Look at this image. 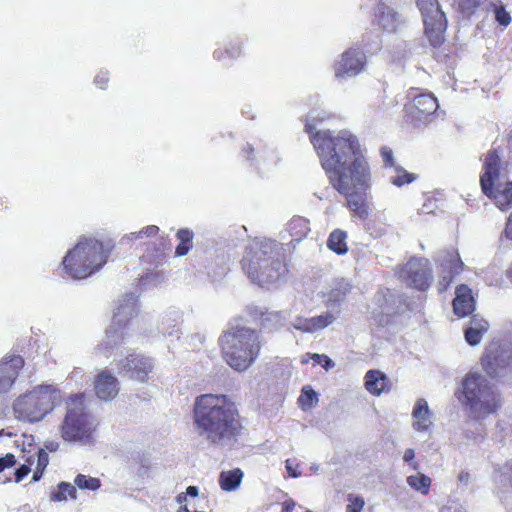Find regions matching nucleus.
<instances>
[{"instance_id": "f257e3e1", "label": "nucleus", "mask_w": 512, "mask_h": 512, "mask_svg": "<svg viewBox=\"0 0 512 512\" xmlns=\"http://www.w3.org/2000/svg\"><path fill=\"white\" fill-rule=\"evenodd\" d=\"M307 123L306 131L332 186L347 199V206L358 217L368 216L363 191L369 187L371 174L358 139L347 130H318Z\"/></svg>"}, {"instance_id": "f03ea898", "label": "nucleus", "mask_w": 512, "mask_h": 512, "mask_svg": "<svg viewBox=\"0 0 512 512\" xmlns=\"http://www.w3.org/2000/svg\"><path fill=\"white\" fill-rule=\"evenodd\" d=\"M194 424L199 436L219 446L229 445L241 429L238 413L224 395L204 394L197 397Z\"/></svg>"}, {"instance_id": "7ed1b4c3", "label": "nucleus", "mask_w": 512, "mask_h": 512, "mask_svg": "<svg viewBox=\"0 0 512 512\" xmlns=\"http://www.w3.org/2000/svg\"><path fill=\"white\" fill-rule=\"evenodd\" d=\"M224 361L236 371L247 370L260 352V342L255 330L232 327L220 337Z\"/></svg>"}, {"instance_id": "20e7f679", "label": "nucleus", "mask_w": 512, "mask_h": 512, "mask_svg": "<svg viewBox=\"0 0 512 512\" xmlns=\"http://www.w3.org/2000/svg\"><path fill=\"white\" fill-rule=\"evenodd\" d=\"M272 241L254 242L243 259V269L249 278L263 287L275 284L285 273L281 260L274 256Z\"/></svg>"}, {"instance_id": "39448f33", "label": "nucleus", "mask_w": 512, "mask_h": 512, "mask_svg": "<svg viewBox=\"0 0 512 512\" xmlns=\"http://www.w3.org/2000/svg\"><path fill=\"white\" fill-rule=\"evenodd\" d=\"M108 258L102 242L82 236L63 259L65 272L74 279H83L97 271Z\"/></svg>"}, {"instance_id": "423d86ee", "label": "nucleus", "mask_w": 512, "mask_h": 512, "mask_svg": "<svg viewBox=\"0 0 512 512\" xmlns=\"http://www.w3.org/2000/svg\"><path fill=\"white\" fill-rule=\"evenodd\" d=\"M463 394L469 415L475 420L485 419L496 413L500 407V396L481 374L470 373L465 377Z\"/></svg>"}, {"instance_id": "0eeeda50", "label": "nucleus", "mask_w": 512, "mask_h": 512, "mask_svg": "<svg viewBox=\"0 0 512 512\" xmlns=\"http://www.w3.org/2000/svg\"><path fill=\"white\" fill-rule=\"evenodd\" d=\"M61 401L60 391L52 385H39L20 395L13 403L18 419L28 422L42 420Z\"/></svg>"}, {"instance_id": "6e6552de", "label": "nucleus", "mask_w": 512, "mask_h": 512, "mask_svg": "<svg viewBox=\"0 0 512 512\" xmlns=\"http://www.w3.org/2000/svg\"><path fill=\"white\" fill-rule=\"evenodd\" d=\"M60 431L62 438L67 442H78L86 445L93 441L94 423L90 416L84 412L82 396L71 398Z\"/></svg>"}, {"instance_id": "1a4fd4ad", "label": "nucleus", "mask_w": 512, "mask_h": 512, "mask_svg": "<svg viewBox=\"0 0 512 512\" xmlns=\"http://www.w3.org/2000/svg\"><path fill=\"white\" fill-rule=\"evenodd\" d=\"M500 157L495 151H489L484 160V173L480 178L483 192L492 198L496 206L506 210L512 205V182L497 183Z\"/></svg>"}, {"instance_id": "9d476101", "label": "nucleus", "mask_w": 512, "mask_h": 512, "mask_svg": "<svg viewBox=\"0 0 512 512\" xmlns=\"http://www.w3.org/2000/svg\"><path fill=\"white\" fill-rule=\"evenodd\" d=\"M366 65L365 54L356 48L346 50L334 66L335 76L338 79L355 77L361 73Z\"/></svg>"}, {"instance_id": "9b49d317", "label": "nucleus", "mask_w": 512, "mask_h": 512, "mask_svg": "<svg viewBox=\"0 0 512 512\" xmlns=\"http://www.w3.org/2000/svg\"><path fill=\"white\" fill-rule=\"evenodd\" d=\"M400 278L407 285L419 290H425L429 286L431 274L426 260L411 259L400 271Z\"/></svg>"}, {"instance_id": "f8f14e48", "label": "nucleus", "mask_w": 512, "mask_h": 512, "mask_svg": "<svg viewBox=\"0 0 512 512\" xmlns=\"http://www.w3.org/2000/svg\"><path fill=\"white\" fill-rule=\"evenodd\" d=\"M23 366L24 360L18 355L6 356L0 361V397L12 389Z\"/></svg>"}, {"instance_id": "ddd939ff", "label": "nucleus", "mask_w": 512, "mask_h": 512, "mask_svg": "<svg viewBox=\"0 0 512 512\" xmlns=\"http://www.w3.org/2000/svg\"><path fill=\"white\" fill-rule=\"evenodd\" d=\"M438 108L437 99L430 93L415 96L412 102L406 105V111L412 121L424 122Z\"/></svg>"}, {"instance_id": "4468645a", "label": "nucleus", "mask_w": 512, "mask_h": 512, "mask_svg": "<svg viewBox=\"0 0 512 512\" xmlns=\"http://www.w3.org/2000/svg\"><path fill=\"white\" fill-rule=\"evenodd\" d=\"M464 263L457 252H446L441 260V272L438 280V290L445 291L453 282L455 276L463 270Z\"/></svg>"}, {"instance_id": "2eb2a0df", "label": "nucleus", "mask_w": 512, "mask_h": 512, "mask_svg": "<svg viewBox=\"0 0 512 512\" xmlns=\"http://www.w3.org/2000/svg\"><path fill=\"white\" fill-rule=\"evenodd\" d=\"M125 373L138 382H146L149 373L152 372L154 364L151 358L143 355L132 354L125 360L123 365Z\"/></svg>"}, {"instance_id": "dca6fc26", "label": "nucleus", "mask_w": 512, "mask_h": 512, "mask_svg": "<svg viewBox=\"0 0 512 512\" xmlns=\"http://www.w3.org/2000/svg\"><path fill=\"white\" fill-rule=\"evenodd\" d=\"M96 396L104 401L115 398L119 392L117 378L107 370L98 372L93 381Z\"/></svg>"}, {"instance_id": "f3484780", "label": "nucleus", "mask_w": 512, "mask_h": 512, "mask_svg": "<svg viewBox=\"0 0 512 512\" xmlns=\"http://www.w3.org/2000/svg\"><path fill=\"white\" fill-rule=\"evenodd\" d=\"M512 363V354L501 351L499 354H487L482 359V366L491 377H502L509 373Z\"/></svg>"}, {"instance_id": "a211bd4d", "label": "nucleus", "mask_w": 512, "mask_h": 512, "mask_svg": "<svg viewBox=\"0 0 512 512\" xmlns=\"http://www.w3.org/2000/svg\"><path fill=\"white\" fill-rule=\"evenodd\" d=\"M130 337L129 328L111 322L105 331V336L101 341V347L106 350L118 349L122 345L129 343Z\"/></svg>"}, {"instance_id": "6ab92c4d", "label": "nucleus", "mask_w": 512, "mask_h": 512, "mask_svg": "<svg viewBox=\"0 0 512 512\" xmlns=\"http://www.w3.org/2000/svg\"><path fill=\"white\" fill-rule=\"evenodd\" d=\"M475 309V299L472 290L465 284L456 287L455 298L453 300V310L459 317H464L472 313Z\"/></svg>"}, {"instance_id": "aec40b11", "label": "nucleus", "mask_w": 512, "mask_h": 512, "mask_svg": "<svg viewBox=\"0 0 512 512\" xmlns=\"http://www.w3.org/2000/svg\"><path fill=\"white\" fill-rule=\"evenodd\" d=\"M376 17L378 24L387 31H396L404 22L405 19L390 6L380 3L377 6Z\"/></svg>"}, {"instance_id": "412c9836", "label": "nucleus", "mask_w": 512, "mask_h": 512, "mask_svg": "<svg viewBox=\"0 0 512 512\" xmlns=\"http://www.w3.org/2000/svg\"><path fill=\"white\" fill-rule=\"evenodd\" d=\"M412 427L419 432L427 431L433 423V413L425 399H417L412 411Z\"/></svg>"}, {"instance_id": "4be33fe9", "label": "nucleus", "mask_w": 512, "mask_h": 512, "mask_svg": "<svg viewBox=\"0 0 512 512\" xmlns=\"http://www.w3.org/2000/svg\"><path fill=\"white\" fill-rule=\"evenodd\" d=\"M137 299L133 294L126 295L119 301L115 309L112 322L128 328L135 312H136Z\"/></svg>"}, {"instance_id": "5701e85b", "label": "nucleus", "mask_w": 512, "mask_h": 512, "mask_svg": "<svg viewBox=\"0 0 512 512\" xmlns=\"http://www.w3.org/2000/svg\"><path fill=\"white\" fill-rule=\"evenodd\" d=\"M290 314L284 311H272L267 309H256L255 317L258 318L260 324L270 330H275L282 327Z\"/></svg>"}, {"instance_id": "b1692460", "label": "nucleus", "mask_w": 512, "mask_h": 512, "mask_svg": "<svg viewBox=\"0 0 512 512\" xmlns=\"http://www.w3.org/2000/svg\"><path fill=\"white\" fill-rule=\"evenodd\" d=\"M425 34L433 46H437L444 41V32L447 26L446 17L441 18H425Z\"/></svg>"}, {"instance_id": "393cba45", "label": "nucleus", "mask_w": 512, "mask_h": 512, "mask_svg": "<svg viewBox=\"0 0 512 512\" xmlns=\"http://www.w3.org/2000/svg\"><path fill=\"white\" fill-rule=\"evenodd\" d=\"M488 327L489 324L485 319L477 315L473 316L469 322L468 328L465 331L466 341L472 346L478 345L484 333L487 332Z\"/></svg>"}, {"instance_id": "a878e982", "label": "nucleus", "mask_w": 512, "mask_h": 512, "mask_svg": "<svg viewBox=\"0 0 512 512\" xmlns=\"http://www.w3.org/2000/svg\"><path fill=\"white\" fill-rule=\"evenodd\" d=\"M351 290V284L346 279L335 280L330 288V290L326 293V303L328 305H335L340 303L345 299L347 294Z\"/></svg>"}, {"instance_id": "bb28decb", "label": "nucleus", "mask_w": 512, "mask_h": 512, "mask_svg": "<svg viewBox=\"0 0 512 512\" xmlns=\"http://www.w3.org/2000/svg\"><path fill=\"white\" fill-rule=\"evenodd\" d=\"M386 376L379 370H369L365 376V387L366 389L379 396L385 389Z\"/></svg>"}, {"instance_id": "cd10ccee", "label": "nucleus", "mask_w": 512, "mask_h": 512, "mask_svg": "<svg viewBox=\"0 0 512 512\" xmlns=\"http://www.w3.org/2000/svg\"><path fill=\"white\" fill-rule=\"evenodd\" d=\"M242 477L243 473L240 469L223 471L220 474L219 483L223 490L232 491L240 485Z\"/></svg>"}, {"instance_id": "c85d7f7f", "label": "nucleus", "mask_w": 512, "mask_h": 512, "mask_svg": "<svg viewBox=\"0 0 512 512\" xmlns=\"http://www.w3.org/2000/svg\"><path fill=\"white\" fill-rule=\"evenodd\" d=\"M416 4L421 11L423 20L425 18H441L445 13L441 10L438 0H416Z\"/></svg>"}, {"instance_id": "c756f323", "label": "nucleus", "mask_w": 512, "mask_h": 512, "mask_svg": "<svg viewBox=\"0 0 512 512\" xmlns=\"http://www.w3.org/2000/svg\"><path fill=\"white\" fill-rule=\"evenodd\" d=\"M407 484L422 495H427L431 486V478L422 473L410 475L406 479Z\"/></svg>"}, {"instance_id": "7c9ffc66", "label": "nucleus", "mask_w": 512, "mask_h": 512, "mask_svg": "<svg viewBox=\"0 0 512 512\" xmlns=\"http://www.w3.org/2000/svg\"><path fill=\"white\" fill-rule=\"evenodd\" d=\"M346 234L341 230H335L331 233L327 245L337 254H345L348 250L346 244Z\"/></svg>"}, {"instance_id": "2f4dec72", "label": "nucleus", "mask_w": 512, "mask_h": 512, "mask_svg": "<svg viewBox=\"0 0 512 512\" xmlns=\"http://www.w3.org/2000/svg\"><path fill=\"white\" fill-rule=\"evenodd\" d=\"M338 313L327 311L321 315L311 317L313 333L331 325L337 318Z\"/></svg>"}, {"instance_id": "473e14b6", "label": "nucleus", "mask_w": 512, "mask_h": 512, "mask_svg": "<svg viewBox=\"0 0 512 512\" xmlns=\"http://www.w3.org/2000/svg\"><path fill=\"white\" fill-rule=\"evenodd\" d=\"M298 401L303 410H308L317 404V393L310 387H304Z\"/></svg>"}, {"instance_id": "72a5a7b5", "label": "nucleus", "mask_w": 512, "mask_h": 512, "mask_svg": "<svg viewBox=\"0 0 512 512\" xmlns=\"http://www.w3.org/2000/svg\"><path fill=\"white\" fill-rule=\"evenodd\" d=\"M68 497L75 499L76 498V488L67 482H62L58 485V491L52 494V500L54 501H63Z\"/></svg>"}, {"instance_id": "f704fd0d", "label": "nucleus", "mask_w": 512, "mask_h": 512, "mask_svg": "<svg viewBox=\"0 0 512 512\" xmlns=\"http://www.w3.org/2000/svg\"><path fill=\"white\" fill-rule=\"evenodd\" d=\"M394 175L390 176V181L396 186H402L406 183H411L416 179V175L413 173H408L406 170L395 167Z\"/></svg>"}, {"instance_id": "c9c22d12", "label": "nucleus", "mask_w": 512, "mask_h": 512, "mask_svg": "<svg viewBox=\"0 0 512 512\" xmlns=\"http://www.w3.org/2000/svg\"><path fill=\"white\" fill-rule=\"evenodd\" d=\"M74 483L80 489L97 490L101 486V482L98 478L88 477L83 474L76 476Z\"/></svg>"}, {"instance_id": "e433bc0d", "label": "nucleus", "mask_w": 512, "mask_h": 512, "mask_svg": "<svg viewBox=\"0 0 512 512\" xmlns=\"http://www.w3.org/2000/svg\"><path fill=\"white\" fill-rule=\"evenodd\" d=\"M159 231V228L155 225H150L139 232H132L124 237V239L133 240V239H143L145 237L155 236Z\"/></svg>"}, {"instance_id": "4c0bfd02", "label": "nucleus", "mask_w": 512, "mask_h": 512, "mask_svg": "<svg viewBox=\"0 0 512 512\" xmlns=\"http://www.w3.org/2000/svg\"><path fill=\"white\" fill-rule=\"evenodd\" d=\"M483 0H454L455 5L463 13L471 14Z\"/></svg>"}, {"instance_id": "58836bf2", "label": "nucleus", "mask_w": 512, "mask_h": 512, "mask_svg": "<svg viewBox=\"0 0 512 512\" xmlns=\"http://www.w3.org/2000/svg\"><path fill=\"white\" fill-rule=\"evenodd\" d=\"M35 462V457L30 456L26 463L22 464L16 471H15V481L19 483L25 476L29 474L31 471V466Z\"/></svg>"}, {"instance_id": "ea45409f", "label": "nucleus", "mask_w": 512, "mask_h": 512, "mask_svg": "<svg viewBox=\"0 0 512 512\" xmlns=\"http://www.w3.org/2000/svg\"><path fill=\"white\" fill-rule=\"evenodd\" d=\"M495 481L501 483L503 486L510 484L512 487V464L499 471L495 476Z\"/></svg>"}, {"instance_id": "a19ab883", "label": "nucleus", "mask_w": 512, "mask_h": 512, "mask_svg": "<svg viewBox=\"0 0 512 512\" xmlns=\"http://www.w3.org/2000/svg\"><path fill=\"white\" fill-rule=\"evenodd\" d=\"M292 326L304 333H313L311 318L297 317L292 323Z\"/></svg>"}, {"instance_id": "79ce46f5", "label": "nucleus", "mask_w": 512, "mask_h": 512, "mask_svg": "<svg viewBox=\"0 0 512 512\" xmlns=\"http://www.w3.org/2000/svg\"><path fill=\"white\" fill-rule=\"evenodd\" d=\"M364 500L361 497H350L347 505V512H361L364 507Z\"/></svg>"}, {"instance_id": "37998d69", "label": "nucleus", "mask_w": 512, "mask_h": 512, "mask_svg": "<svg viewBox=\"0 0 512 512\" xmlns=\"http://www.w3.org/2000/svg\"><path fill=\"white\" fill-rule=\"evenodd\" d=\"M35 457V461L37 463L36 467L37 468H40L41 470H45V468L47 467L48 463H49V456H48V453L43 450V449H40L37 453V455H33Z\"/></svg>"}, {"instance_id": "c03bdc74", "label": "nucleus", "mask_w": 512, "mask_h": 512, "mask_svg": "<svg viewBox=\"0 0 512 512\" xmlns=\"http://www.w3.org/2000/svg\"><path fill=\"white\" fill-rule=\"evenodd\" d=\"M15 464V456L11 453L6 454L4 457L0 458V472L4 471L6 468L13 467Z\"/></svg>"}, {"instance_id": "a18cd8bd", "label": "nucleus", "mask_w": 512, "mask_h": 512, "mask_svg": "<svg viewBox=\"0 0 512 512\" xmlns=\"http://www.w3.org/2000/svg\"><path fill=\"white\" fill-rule=\"evenodd\" d=\"M177 238L180 242L191 244L193 239V232L189 229H180L177 232Z\"/></svg>"}, {"instance_id": "49530a36", "label": "nucleus", "mask_w": 512, "mask_h": 512, "mask_svg": "<svg viewBox=\"0 0 512 512\" xmlns=\"http://www.w3.org/2000/svg\"><path fill=\"white\" fill-rule=\"evenodd\" d=\"M496 20L501 25H508L510 23V21H511V18H510L509 14L505 10L497 9L496 10Z\"/></svg>"}, {"instance_id": "de8ad7c7", "label": "nucleus", "mask_w": 512, "mask_h": 512, "mask_svg": "<svg viewBox=\"0 0 512 512\" xmlns=\"http://www.w3.org/2000/svg\"><path fill=\"white\" fill-rule=\"evenodd\" d=\"M191 247H192V244L180 242L179 245L176 247L175 253L178 256H184L189 252Z\"/></svg>"}, {"instance_id": "09e8293b", "label": "nucleus", "mask_w": 512, "mask_h": 512, "mask_svg": "<svg viewBox=\"0 0 512 512\" xmlns=\"http://www.w3.org/2000/svg\"><path fill=\"white\" fill-rule=\"evenodd\" d=\"M381 154H382L383 161L386 164H392L393 153H392V151L390 149L383 148L382 151H381Z\"/></svg>"}, {"instance_id": "8fccbe9b", "label": "nucleus", "mask_w": 512, "mask_h": 512, "mask_svg": "<svg viewBox=\"0 0 512 512\" xmlns=\"http://www.w3.org/2000/svg\"><path fill=\"white\" fill-rule=\"evenodd\" d=\"M297 464L295 465V467L293 466V463L291 462V460H287L286 461V469H287V472L289 473L290 476L296 478L299 476V473L296 471V468H297Z\"/></svg>"}, {"instance_id": "3c124183", "label": "nucleus", "mask_w": 512, "mask_h": 512, "mask_svg": "<svg viewBox=\"0 0 512 512\" xmlns=\"http://www.w3.org/2000/svg\"><path fill=\"white\" fill-rule=\"evenodd\" d=\"M107 73H100L95 77V83L100 86V88H104V85L107 83Z\"/></svg>"}, {"instance_id": "603ef678", "label": "nucleus", "mask_w": 512, "mask_h": 512, "mask_svg": "<svg viewBox=\"0 0 512 512\" xmlns=\"http://www.w3.org/2000/svg\"><path fill=\"white\" fill-rule=\"evenodd\" d=\"M321 365H322V366H323V368H324L325 370H327V371H328V370H330V369H332V368L335 366L334 362H333V361H332L328 356H326V355L324 356V358H323V361H322V364H321Z\"/></svg>"}, {"instance_id": "864d4df0", "label": "nucleus", "mask_w": 512, "mask_h": 512, "mask_svg": "<svg viewBox=\"0 0 512 512\" xmlns=\"http://www.w3.org/2000/svg\"><path fill=\"white\" fill-rule=\"evenodd\" d=\"M414 457H415V452L413 449L409 448V449L405 450L404 455H403V460L405 462H412Z\"/></svg>"}, {"instance_id": "5fc2aeb1", "label": "nucleus", "mask_w": 512, "mask_h": 512, "mask_svg": "<svg viewBox=\"0 0 512 512\" xmlns=\"http://www.w3.org/2000/svg\"><path fill=\"white\" fill-rule=\"evenodd\" d=\"M505 234L509 239L512 240V214L510 215V217L508 219L506 229H505Z\"/></svg>"}, {"instance_id": "6e6d98bb", "label": "nucleus", "mask_w": 512, "mask_h": 512, "mask_svg": "<svg viewBox=\"0 0 512 512\" xmlns=\"http://www.w3.org/2000/svg\"><path fill=\"white\" fill-rule=\"evenodd\" d=\"M460 482L467 484L470 479V474L468 472H461L458 476Z\"/></svg>"}, {"instance_id": "4d7b16f0", "label": "nucleus", "mask_w": 512, "mask_h": 512, "mask_svg": "<svg viewBox=\"0 0 512 512\" xmlns=\"http://www.w3.org/2000/svg\"><path fill=\"white\" fill-rule=\"evenodd\" d=\"M43 471L44 470H41L40 468H37L35 469L34 473H33V481H38L40 480V478L42 477V474H43Z\"/></svg>"}, {"instance_id": "13d9d810", "label": "nucleus", "mask_w": 512, "mask_h": 512, "mask_svg": "<svg viewBox=\"0 0 512 512\" xmlns=\"http://www.w3.org/2000/svg\"><path fill=\"white\" fill-rule=\"evenodd\" d=\"M187 494L190 496H197L198 495V488L196 486H189L187 488Z\"/></svg>"}, {"instance_id": "bf43d9fd", "label": "nucleus", "mask_w": 512, "mask_h": 512, "mask_svg": "<svg viewBox=\"0 0 512 512\" xmlns=\"http://www.w3.org/2000/svg\"><path fill=\"white\" fill-rule=\"evenodd\" d=\"M324 356H325V355L313 354V355H312V359H313L317 364H322V361H323Z\"/></svg>"}, {"instance_id": "052dcab7", "label": "nucleus", "mask_w": 512, "mask_h": 512, "mask_svg": "<svg viewBox=\"0 0 512 512\" xmlns=\"http://www.w3.org/2000/svg\"><path fill=\"white\" fill-rule=\"evenodd\" d=\"M58 447V444L57 443H50L49 445H46V448L49 449L50 451H55Z\"/></svg>"}, {"instance_id": "680f3d73", "label": "nucleus", "mask_w": 512, "mask_h": 512, "mask_svg": "<svg viewBox=\"0 0 512 512\" xmlns=\"http://www.w3.org/2000/svg\"><path fill=\"white\" fill-rule=\"evenodd\" d=\"M294 505H295L294 503H291V504L287 503V505H286L287 511H292V508L294 507Z\"/></svg>"}, {"instance_id": "e2e57ef3", "label": "nucleus", "mask_w": 512, "mask_h": 512, "mask_svg": "<svg viewBox=\"0 0 512 512\" xmlns=\"http://www.w3.org/2000/svg\"><path fill=\"white\" fill-rule=\"evenodd\" d=\"M178 512H189L186 506L180 507Z\"/></svg>"}, {"instance_id": "0e129e2a", "label": "nucleus", "mask_w": 512, "mask_h": 512, "mask_svg": "<svg viewBox=\"0 0 512 512\" xmlns=\"http://www.w3.org/2000/svg\"><path fill=\"white\" fill-rule=\"evenodd\" d=\"M412 466H413V469L417 470L418 469V465L417 463H412Z\"/></svg>"}, {"instance_id": "69168bd1", "label": "nucleus", "mask_w": 512, "mask_h": 512, "mask_svg": "<svg viewBox=\"0 0 512 512\" xmlns=\"http://www.w3.org/2000/svg\"><path fill=\"white\" fill-rule=\"evenodd\" d=\"M239 54H240V52H239V51H237V52H233V53L231 54V56H233V57H234V56L239 55Z\"/></svg>"}, {"instance_id": "338daca9", "label": "nucleus", "mask_w": 512, "mask_h": 512, "mask_svg": "<svg viewBox=\"0 0 512 512\" xmlns=\"http://www.w3.org/2000/svg\"><path fill=\"white\" fill-rule=\"evenodd\" d=\"M509 274H510V277H512V266L509 269Z\"/></svg>"}, {"instance_id": "774afa93", "label": "nucleus", "mask_w": 512, "mask_h": 512, "mask_svg": "<svg viewBox=\"0 0 512 512\" xmlns=\"http://www.w3.org/2000/svg\"><path fill=\"white\" fill-rule=\"evenodd\" d=\"M178 501H179V502H181V501H182V496H181V495H179V496H178Z\"/></svg>"}]
</instances>
